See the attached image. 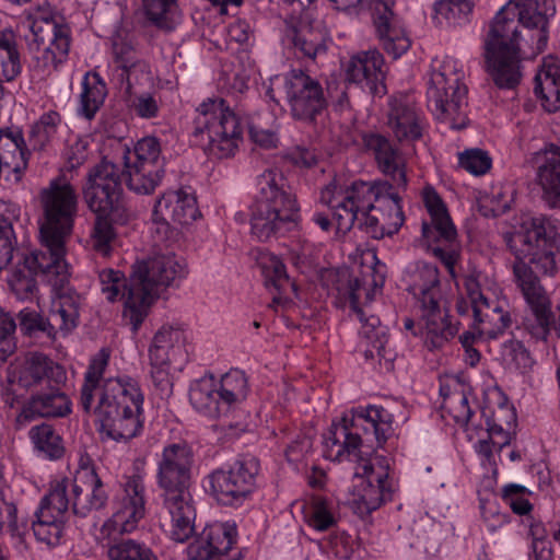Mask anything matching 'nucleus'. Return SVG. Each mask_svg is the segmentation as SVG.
<instances>
[{
  "label": "nucleus",
  "mask_w": 560,
  "mask_h": 560,
  "mask_svg": "<svg viewBox=\"0 0 560 560\" xmlns=\"http://www.w3.org/2000/svg\"><path fill=\"white\" fill-rule=\"evenodd\" d=\"M71 485L72 480L67 478L52 482L48 493L42 499L37 512L48 513L65 522L70 508L72 509Z\"/></svg>",
  "instance_id": "40"
},
{
  "label": "nucleus",
  "mask_w": 560,
  "mask_h": 560,
  "mask_svg": "<svg viewBox=\"0 0 560 560\" xmlns=\"http://www.w3.org/2000/svg\"><path fill=\"white\" fill-rule=\"evenodd\" d=\"M16 324L12 315L0 307V364L15 351Z\"/></svg>",
  "instance_id": "62"
},
{
  "label": "nucleus",
  "mask_w": 560,
  "mask_h": 560,
  "mask_svg": "<svg viewBox=\"0 0 560 560\" xmlns=\"http://www.w3.org/2000/svg\"><path fill=\"white\" fill-rule=\"evenodd\" d=\"M108 361L109 354L105 349L91 359L81 387L80 404L85 412L94 409L102 439L128 442L143 430L144 397L133 377H108L104 380L98 404L93 407L95 393L98 392Z\"/></svg>",
  "instance_id": "2"
},
{
  "label": "nucleus",
  "mask_w": 560,
  "mask_h": 560,
  "mask_svg": "<svg viewBox=\"0 0 560 560\" xmlns=\"http://www.w3.org/2000/svg\"><path fill=\"white\" fill-rule=\"evenodd\" d=\"M36 521L33 522L32 528L37 540L48 545L58 544L63 533L65 522L49 515L48 513H39L36 511Z\"/></svg>",
  "instance_id": "58"
},
{
  "label": "nucleus",
  "mask_w": 560,
  "mask_h": 560,
  "mask_svg": "<svg viewBox=\"0 0 560 560\" xmlns=\"http://www.w3.org/2000/svg\"><path fill=\"white\" fill-rule=\"evenodd\" d=\"M534 92L549 113L560 108V68L549 58L535 75Z\"/></svg>",
  "instance_id": "35"
},
{
  "label": "nucleus",
  "mask_w": 560,
  "mask_h": 560,
  "mask_svg": "<svg viewBox=\"0 0 560 560\" xmlns=\"http://www.w3.org/2000/svg\"><path fill=\"white\" fill-rule=\"evenodd\" d=\"M222 396L221 404L230 412L231 408L242 402L248 393L247 378L244 372L232 370L224 374L218 384Z\"/></svg>",
  "instance_id": "50"
},
{
  "label": "nucleus",
  "mask_w": 560,
  "mask_h": 560,
  "mask_svg": "<svg viewBox=\"0 0 560 560\" xmlns=\"http://www.w3.org/2000/svg\"><path fill=\"white\" fill-rule=\"evenodd\" d=\"M121 177L119 166L105 156L89 168L81 188L88 208L96 214L92 246L103 256L109 255L116 240L113 223L125 224L131 218Z\"/></svg>",
  "instance_id": "6"
},
{
  "label": "nucleus",
  "mask_w": 560,
  "mask_h": 560,
  "mask_svg": "<svg viewBox=\"0 0 560 560\" xmlns=\"http://www.w3.org/2000/svg\"><path fill=\"white\" fill-rule=\"evenodd\" d=\"M22 70L16 38L11 30H3L0 36V81H13Z\"/></svg>",
  "instance_id": "47"
},
{
  "label": "nucleus",
  "mask_w": 560,
  "mask_h": 560,
  "mask_svg": "<svg viewBox=\"0 0 560 560\" xmlns=\"http://www.w3.org/2000/svg\"><path fill=\"white\" fill-rule=\"evenodd\" d=\"M144 485L139 477H131L125 485L112 518L104 525L119 534L131 533L145 515Z\"/></svg>",
  "instance_id": "25"
},
{
  "label": "nucleus",
  "mask_w": 560,
  "mask_h": 560,
  "mask_svg": "<svg viewBox=\"0 0 560 560\" xmlns=\"http://www.w3.org/2000/svg\"><path fill=\"white\" fill-rule=\"evenodd\" d=\"M194 137L200 138L207 154L218 159L233 156L242 141L241 118L223 98H208L197 108Z\"/></svg>",
  "instance_id": "12"
},
{
  "label": "nucleus",
  "mask_w": 560,
  "mask_h": 560,
  "mask_svg": "<svg viewBox=\"0 0 560 560\" xmlns=\"http://www.w3.org/2000/svg\"><path fill=\"white\" fill-rule=\"evenodd\" d=\"M127 102L130 109L140 118L153 119L160 114V101L148 92H130Z\"/></svg>",
  "instance_id": "61"
},
{
  "label": "nucleus",
  "mask_w": 560,
  "mask_h": 560,
  "mask_svg": "<svg viewBox=\"0 0 560 560\" xmlns=\"http://www.w3.org/2000/svg\"><path fill=\"white\" fill-rule=\"evenodd\" d=\"M26 533L27 523L19 520L14 502L5 500L0 494V534L22 541Z\"/></svg>",
  "instance_id": "55"
},
{
  "label": "nucleus",
  "mask_w": 560,
  "mask_h": 560,
  "mask_svg": "<svg viewBox=\"0 0 560 560\" xmlns=\"http://www.w3.org/2000/svg\"><path fill=\"white\" fill-rule=\"evenodd\" d=\"M362 475L365 479L362 481L358 502L360 508L364 509L366 513H371L392 499L388 474L386 468L381 465V459H376V464L365 462L362 465Z\"/></svg>",
  "instance_id": "31"
},
{
  "label": "nucleus",
  "mask_w": 560,
  "mask_h": 560,
  "mask_svg": "<svg viewBox=\"0 0 560 560\" xmlns=\"http://www.w3.org/2000/svg\"><path fill=\"white\" fill-rule=\"evenodd\" d=\"M189 400L198 412L209 418H221L229 413L221 404L222 396L213 376L196 381L190 386Z\"/></svg>",
  "instance_id": "34"
},
{
  "label": "nucleus",
  "mask_w": 560,
  "mask_h": 560,
  "mask_svg": "<svg viewBox=\"0 0 560 560\" xmlns=\"http://www.w3.org/2000/svg\"><path fill=\"white\" fill-rule=\"evenodd\" d=\"M393 415L382 406L371 405L354 409L332 423L324 435V455L331 460L359 458L360 445L382 446L393 433Z\"/></svg>",
  "instance_id": "8"
},
{
  "label": "nucleus",
  "mask_w": 560,
  "mask_h": 560,
  "mask_svg": "<svg viewBox=\"0 0 560 560\" xmlns=\"http://www.w3.org/2000/svg\"><path fill=\"white\" fill-rule=\"evenodd\" d=\"M423 199L430 214V222L422 223L424 244L441 260L451 277L455 278V265L459 257L456 228L446 206L434 189H424Z\"/></svg>",
  "instance_id": "14"
},
{
  "label": "nucleus",
  "mask_w": 560,
  "mask_h": 560,
  "mask_svg": "<svg viewBox=\"0 0 560 560\" xmlns=\"http://www.w3.org/2000/svg\"><path fill=\"white\" fill-rule=\"evenodd\" d=\"M528 534L532 537V550L536 560H550L552 550L547 539L548 530L542 522L528 517Z\"/></svg>",
  "instance_id": "60"
},
{
  "label": "nucleus",
  "mask_w": 560,
  "mask_h": 560,
  "mask_svg": "<svg viewBox=\"0 0 560 560\" xmlns=\"http://www.w3.org/2000/svg\"><path fill=\"white\" fill-rule=\"evenodd\" d=\"M486 436L490 447L499 452L511 443L516 425V413L512 406L499 405L491 416H486Z\"/></svg>",
  "instance_id": "36"
},
{
  "label": "nucleus",
  "mask_w": 560,
  "mask_h": 560,
  "mask_svg": "<svg viewBox=\"0 0 560 560\" xmlns=\"http://www.w3.org/2000/svg\"><path fill=\"white\" fill-rule=\"evenodd\" d=\"M117 151L124 165L121 173L127 187L138 195L152 194L161 184L164 168L131 164V155H128L129 148L125 144H119Z\"/></svg>",
  "instance_id": "32"
},
{
  "label": "nucleus",
  "mask_w": 560,
  "mask_h": 560,
  "mask_svg": "<svg viewBox=\"0 0 560 560\" xmlns=\"http://www.w3.org/2000/svg\"><path fill=\"white\" fill-rule=\"evenodd\" d=\"M553 232L549 220L534 217L524 224V231L509 240V247L515 255L513 273L530 315L523 320L524 329L536 340H547L551 327L558 324L551 312V302L540 284L535 270L552 276L557 270Z\"/></svg>",
  "instance_id": "1"
},
{
  "label": "nucleus",
  "mask_w": 560,
  "mask_h": 560,
  "mask_svg": "<svg viewBox=\"0 0 560 560\" xmlns=\"http://www.w3.org/2000/svg\"><path fill=\"white\" fill-rule=\"evenodd\" d=\"M283 89L294 120L313 124L327 107L320 82L302 69H292L284 75Z\"/></svg>",
  "instance_id": "17"
},
{
  "label": "nucleus",
  "mask_w": 560,
  "mask_h": 560,
  "mask_svg": "<svg viewBox=\"0 0 560 560\" xmlns=\"http://www.w3.org/2000/svg\"><path fill=\"white\" fill-rule=\"evenodd\" d=\"M463 74L452 60H445L431 73L427 91L428 107L442 121L453 128L466 125L467 88L462 83Z\"/></svg>",
  "instance_id": "13"
},
{
  "label": "nucleus",
  "mask_w": 560,
  "mask_h": 560,
  "mask_svg": "<svg viewBox=\"0 0 560 560\" xmlns=\"http://www.w3.org/2000/svg\"><path fill=\"white\" fill-rule=\"evenodd\" d=\"M192 463L190 446L173 443L164 447L158 464L161 526L176 542H185L195 532L196 508L190 493Z\"/></svg>",
  "instance_id": "5"
},
{
  "label": "nucleus",
  "mask_w": 560,
  "mask_h": 560,
  "mask_svg": "<svg viewBox=\"0 0 560 560\" xmlns=\"http://www.w3.org/2000/svg\"><path fill=\"white\" fill-rule=\"evenodd\" d=\"M186 265L173 253L156 254L132 267L128 296L124 303V319L138 331L161 287H168L186 276Z\"/></svg>",
  "instance_id": "9"
},
{
  "label": "nucleus",
  "mask_w": 560,
  "mask_h": 560,
  "mask_svg": "<svg viewBox=\"0 0 560 560\" xmlns=\"http://www.w3.org/2000/svg\"><path fill=\"white\" fill-rule=\"evenodd\" d=\"M332 509V502L328 499L320 495L313 497L305 511V518L308 525L319 532L334 527L337 520Z\"/></svg>",
  "instance_id": "53"
},
{
  "label": "nucleus",
  "mask_w": 560,
  "mask_h": 560,
  "mask_svg": "<svg viewBox=\"0 0 560 560\" xmlns=\"http://www.w3.org/2000/svg\"><path fill=\"white\" fill-rule=\"evenodd\" d=\"M258 266L264 277V283L268 289L273 288L281 293L285 291L288 287H293L288 277L285 266L276 255H261L258 260Z\"/></svg>",
  "instance_id": "51"
},
{
  "label": "nucleus",
  "mask_w": 560,
  "mask_h": 560,
  "mask_svg": "<svg viewBox=\"0 0 560 560\" xmlns=\"http://www.w3.org/2000/svg\"><path fill=\"white\" fill-rule=\"evenodd\" d=\"M538 182L544 198L551 208L560 206V148L550 144L545 152V162L538 167Z\"/></svg>",
  "instance_id": "37"
},
{
  "label": "nucleus",
  "mask_w": 560,
  "mask_h": 560,
  "mask_svg": "<svg viewBox=\"0 0 560 560\" xmlns=\"http://www.w3.org/2000/svg\"><path fill=\"white\" fill-rule=\"evenodd\" d=\"M28 50L37 67L50 72L65 62L70 50V28L54 20L40 19L32 24Z\"/></svg>",
  "instance_id": "18"
},
{
  "label": "nucleus",
  "mask_w": 560,
  "mask_h": 560,
  "mask_svg": "<svg viewBox=\"0 0 560 560\" xmlns=\"http://www.w3.org/2000/svg\"><path fill=\"white\" fill-rule=\"evenodd\" d=\"M31 258L22 257L19 259L14 269L8 278V284L14 295L22 301L33 300L37 294V284L34 278L35 270L39 271L45 278L44 272L34 261V255Z\"/></svg>",
  "instance_id": "38"
},
{
  "label": "nucleus",
  "mask_w": 560,
  "mask_h": 560,
  "mask_svg": "<svg viewBox=\"0 0 560 560\" xmlns=\"http://www.w3.org/2000/svg\"><path fill=\"white\" fill-rule=\"evenodd\" d=\"M338 10L348 11L364 4L370 12L374 34L382 49L393 59L411 45L402 20L394 11L396 0H329Z\"/></svg>",
  "instance_id": "15"
},
{
  "label": "nucleus",
  "mask_w": 560,
  "mask_h": 560,
  "mask_svg": "<svg viewBox=\"0 0 560 560\" xmlns=\"http://www.w3.org/2000/svg\"><path fill=\"white\" fill-rule=\"evenodd\" d=\"M387 127L397 142L409 143L422 137L424 125L411 101L400 95L392 97L388 102Z\"/></svg>",
  "instance_id": "28"
},
{
  "label": "nucleus",
  "mask_w": 560,
  "mask_h": 560,
  "mask_svg": "<svg viewBox=\"0 0 560 560\" xmlns=\"http://www.w3.org/2000/svg\"><path fill=\"white\" fill-rule=\"evenodd\" d=\"M106 553L109 560H159L149 547L132 539L109 545Z\"/></svg>",
  "instance_id": "56"
},
{
  "label": "nucleus",
  "mask_w": 560,
  "mask_h": 560,
  "mask_svg": "<svg viewBox=\"0 0 560 560\" xmlns=\"http://www.w3.org/2000/svg\"><path fill=\"white\" fill-rule=\"evenodd\" d=\"M34 447L49 459H59L65 453V446L61 436L56 432L52 425L42 423L31 428L28 432Z\"/></svg>",
  "instance_id": "49"
},
{
  "label": "nucleus",
  "mask_w": 560,
  "mask_h": 560,
  "mask_svg": "<svg viewBox=\"0 0 560 560\" xmlns=\"http://www.w3.org/2000/svg\"><path fill=\"white\" fill-rule=\"evenodd\" d=\"M98 280L101 291L109 302L116 301L119 295L127 300L130 280L127 281L121 271L112 268L102 269L98 272Z\"/></svg>",
  "instance_id": "59"
},
{
  "label": "nucleus",
  "mask_w": 560,
  "mask_h": 560,
  "mask_svg": "<svg viewBox=\"0 0 560 560\" xmlns=\"http://www.w3.org/2000/svg\"><path fill=\"white\" fill-rule=\"evenodd\" d=\"M121 80L127 81V93L132 92L135 84L148 85L153 81V75L149 63L142 59L136 60L121 69Z\"/></svg>",
  "instance_id": "63"
},
{
  "label": "nucleus",
  "mask_w": 560,
  "mask_h": 560,
  "mask_svg": "<svg viewBox=\"0 0 560 560\" xmlns=\"http://www.w3.org/2000/svg\"><path fill=\"white\" fill-rule=\"evenodd\" d=\"M250 140L264 149L276 148L279 141L276 118L265 112L250 115L247 118Z\"/></svg>",
  "instance_id": "46"
},
{
  "label": "nucleus",
  "mask_w": 560,
  "mask_h": 560,
  "mask_svg": "<svg viewBox=\"0 0 560 560\" xmlns=\"http://www.w3.org/2000/svg\"><path fill=\"white\" fill-rule=\"evenodd\" d=\"M385 179L375 180L373 183L354 182L341 195L343 200L349 202L348 206L352 207L360 217L364 220L368 212L373 209L376 203V195L378 189L384 184Z\"/></svg>",
  "instance_id": "43"
},
{
  "label": "nucleus",
  "mask_w": 560,
  "mask_h": 560,
  "mask_svg": "<svg viewBox=\"0 0 560 560\" xmlns=\"http://www.w3.org/2000/svg\"><path fill=\"white\" fill-rule=\"evenodd\" d=\"M508 2L494 16L485 40L486 70L500 89L515 88L522 78L521 26L530 32V46L541 52L548 42V15L536 11L534 2Z\"/></svg>",
  "instance_id": "3"
},
{
  "label": "nucleus",
  "mask_w": 560,
  "mask_h": 560,
  "mask_svg": "<svg viewBox=\"0 0 560 560\" xmlns=\"http://www.w3.org/2000/svg\"><path fill=\"white\" fill-rule=\"evenodd\" d=\"M233 523H214L206 526L187 547L189 560H213L231 550L236 540Z\"/></svg>",
  "instance_id": "27"
},
{
  "label": "nucleus",
  "mask_w": 560,
  "mask_h": 560,
  "mask_svg": "<svg viewBox=\"0 0 560 560\" xmlns=\"http://www.w3.org/2000/svg\"><path fill=\"white\" fill-rule=\"evenodd\" d=\"M59 385L50 384V386L32 395L23 406L18 420L22 422L31 421L37 417L61 418L68 416L71 412V401Z\"/></svg>",
  "instance_id": "29"
},
{
  "label": "nucleus",
  "mask_w": 560,
  "mask_h": 560,
  "mask_svg": "<svg viewBox=\"0 0 560 560\" xmlns=\"http://www.w3.org/2000/svg\"><path fill=\"white\" fill-rule=\"evenodd\" d=\"M72 512L85 516L106 506L108 493L93 466L81 464L71 485Z\"/></svg>",
  "instance_id": "24"
},
{
  "label": "nucleus",
  "mask_w": 560,
  "mask_h": 560,
  "mask_svg": "<svg viewBox=\"0 0 560 560\" xmlns=\"http://www.w3.org/2000/svg\"><path fill=\"white\" fill-rule=\"evenodd\" d=\"M299 221L300 207L284 175L276 168L259 174L250 214L252 234L267 242L293 231Z\"/></svg>",
  "instance_id": "7"
},
{
  "label": "nucleus",
  "mask_w": 560,
  "mask_h": 560,
  "mask_svg": "<svg viewBox=\"0 0 560 560\" xmlns=\"http://www.w3.org/2000/svg\"><path fill=\"white\" fill-rule=\"evenodd\" d=\"M474 3L470 0H439L433 7L438 25L462 26L469 22Z\"/></svg>",
  "instance_id": "42"
},
{
  "label": "nucleus",
  "mask_w": 560,
  "mask_h": 560,
  "mask_svg": "<svg viewBox=\"0 0 560 560\" xmlns=\"http://www.w3.org/2000/svg\"><path fill=\"white\" fill-rule=\"evenodd\" d=\"M45 275V280L52 287L55 291V298L51 301L48 310V316L55 327V330L59 338L68 337L80 323V307L82 300L80 294L75 291L66 288L69 279V269L67 268V278L62 284L55 283L57 277L55 273H47L42 270Z\"/></svg>",
  "instance_id": "22"
},
{
  "label": "nucleus",
  "mask_w": 560,
  "mask_h": 560,
  "mask_svg": "<svg viewBox=\"0 0 560 560\" xmlns=\"http://www.w3.org/2000/svg\"><path fill=\"white\" fill-rule=\"evenodd\" d=\"M288 38L299 58L314 60L317 56L325 54L327 50L324 34L305 24L290 30Z\"/></svg>",
  "instance_id": "39"
},
{
  "label": "nucleus",
  "mask_w": 560,
  "mask_h": 560,
  "mask_svg": "<svg viewBox=\"0 0 560 560\" xmlns=\"http://www.w3.org/2000/svg\"><path fill=\"white\" fill-rule=\"evenodd\" d=\"M145 16L159 30L171 32L180 22L176 0H142Z\"/></svg>",
  "instance_id": "44"
},
{
  "label": "nucleus",
  "mask_w": 560,
  "mask_h": 560,
  "mask_svg": "<svg viewBox=\"0 0 560 560\" xmlns=\"http://www.w3.org/2000/svg\"><path fill=\"white\" fill-rule=\"evenodd\" d=\"M187 336L178 327L162 326L153 336L150 348V364H172L187 361Z\"/></svg>",
  "instance_id": "30"
},
{
  "label": "nucleus",
  "mask_w": 560,
  "mask_h": 560,
  "mask_svg": "<svg viewBox=\"0 0 560 560\" xmlns=\"http://www.w3.org/2000/svg\"><path fill=\"white\" fill-rule=\"evenodd\" d=\"M482 275L472 269L463 277L465 296L456 302V310L459 315H468L472 312V330L465 331L459 337L464 349L472 347L475 341L481 337L497 338L512 324L509 312L503 310L500 301L493 298L488 289L481 287Z\"/></svg>",
  "instance_id": "10"
},
{
  "label": "nucleus",
  "mask_w": 560,
  "mask_h": 560,
  "mask_svg": "<svg viewBox=\"0 0 560 560\" xmlns=\"http://www.w3.org/2000/svg\"><path fill=\"white\" fill-rule=\"evenodd\" d=\"M66 380V372L61 365L54 362L46 354L35 352L25 358L24 362L10 372L9 381L18 383L23 388L40 387L44 389L50 384H61Z\"/></svg>",
  "instance_id": "23"
},
{
  "label": "nucleus",
  "mask_w": 560,
  "mask_h": 560,
  "mask_svg": "<svg viewBox=\"0 0 560 560\" xmlns=\"http://www.w3.org/2000/svg\"><path fill=\"white\" fill-rule=\"evenodd\" d=\"M107 89L98 74L84 75L80 94L79 114L91 120L103 105Z\"/></svg>",
  "instance_id": "45"
},
{
  "label": "nucleus",
  "mask_w": 560,
  "mask_h": 560,
  "mask_svg": "<svg viewBox=\"0 0 560 560\" xmlns=\"http://www.w3.org/2000/svg\"><path fill=\"white\" fill-rule=\"evenodd\" d=\"M259 462L254 456H242L228 469L209 475L212 495L224 505L241 504L255 489Z\"/></svg>",
  "instance_id": "16"
},
{
  "label": "nucleus",
  "mask_w": 560,
  "mask_h": 560,
  "mask_svg": "<svg viewBox=\"0 0 560 560\" xmlns=\"http://www.w3.org/2000/svg\"><path fill=\"white\" fill-rule=\"evenodd\" d=\"M459 165L472 175H483L491 167V158L480 149H470L459 153Z\"/></svg>",
  "instance_id": "64"
},
{
  "label": "nucleus",
  "mask_w": 560,
  "mask_h": 560,
  "mask_svg": "<svg viewBox=\"0 0 560 560\" xmlns=\"http://www.w3.org/2000/svg\"><path fill=\"white\" fill-rule=\"evenodd\" d=\"M158 215L165 214L174 223L189 224L199 215L196 198L183 189L163 194L154 203Z\"/></svg>",
  "instance_id": "33"
},
{
  "label": "nucleus",
  "mask_w": 560,
  "mask_h": 560,
  "mask_svg": "<svg viewBox=\"0 0 560 560\" xmlns=\"http://www.w3.org/2000/svg\"><path fill=\"white\" fill-rule=\"evenodd\" d=\"M18 318L24 335L37 338L44 337L50 342L59 339L48 314L38 313L26 307L19 312Z\"/></svg>",
  "instance_id": "48"
},
{
  "label": "nucleus",
  "mask_w": 560,
  "mask_h": 560,
  "mask_svg": "<svg viewBox=\"0 0 560 560\" xmlns=\"http://www.w3.org/2000/svg\"><path fill=\"white\" fill-rule=\"evenodd\" d=\"M408 291L421 311V320L427 329V340L433 347H443L458 332V325L448 322L442 305L440 273L436 266L419 261L408 272Z\"/></svg>",
  "instance_id": "11"
},
{
  "label": "nucleus",
  "mask_w": 560,
  "mask_h": 560,
  "mask_svg": "<svg viewBox=\"0 0 560 560\" xmlns=\"http://www.w3.org/2000/svg\"><path fill=\"white\" fill-rule=\"evenodd\" d=\"M37 201L40 249L33 259L45 272L55 273V283L62 284L67 278L66 242L78 215V194L66 176L59 175L39 189Z\"/></svg>",
  "instance_id": "4"
},
{
  "label": "nucleus",
  "mask_w": 560,
  "mask_h": 560,
  "mask_svg": "<svg viewBox=\"0 0 560 560\" xmlns=\"http://www.w3.org/2000/svg\"><path fill=\"white\" fill-rule=\"evenodd\" d=\"M384 58L376 50H368L353 56L346 70L347 80L359 85L371 95L382 96L386 93Z\"/></svg>",
  "instance_id": "26"
},
{
  "label": "nucleus",
  "mask_w": 560,
  "mask_h": 560,
  "mask_svg": "<svg viewBox=\"0 0 560 560\" xmlns=\"http://www.w3.org/2000/svg\"><path fill=\"white\" fill-rule=\"evenodd\" d=\"M360 287L361 283L358 278L348 276L345 278L343 283L337 288L338 296L349 302L351 310L359 316L362 323L361 335L366 341L365 358H378L380 362L384 360L386 368L389 369L395 354L387 348V327L383 326L380 318L374 315L364 317V313L359 306L360 296L358 291Z\"/></svg>",
  "instance_id": "19"
},
{
  "label": "nucleus",
  "mask_w": 560,
  "mask_h": 560,
  "mask_svg": "<svg viewBox=\"0 0 560 560\" xmlns=\"http://www.w3.org/2000/svg\"><path fill=\"white\" fill-rule=\"evenodd\" d=\"M128 155H131V164L163 167L161 158V143L155 137H144L140 139L133 150L129 149Z\"/></svg>",
  "instance_id": "57"
},
{
  "label": "nucleus",
  "mask_w": 560,
  "mask_h": 560,
  "mask_svg": "<svg viewBox=\"0 0 560 560\" xmlns=\"http://www.w3.org/2000/svg\"><path fill=\"white\" fill-rule=\"evenodd\" d=\"M61 125V116L54 110L45 113L32 126L28 137L30 145L34 150L45 149L57 136Z\"/></svg>",
  "instance_id": "52"
},
{
  "label": "nucleus",
  "mask_w": 560,
  "mask_h": 560,
  "mask_svg": "<svg viewBox=\"0 0 560 560\" xmlns=\"http://www.w3.org/2000/svg\"><path fill=\"white\" fill-rule=\"evenodd\" d=\"M320 200L331 208L339 231H349L355 221L363 224L362 217L352 207L348 206L349 202L343 200L341 191H337L335 184L326 186L322 191Z\"/></svg>",
  "instance_id": "41"
},
{
  "label": "nucleus",
  "mask_w": 560,
  "mask_h": 560,
  "mask_svg": "<svg viewBox=\"0 0 560 560\" xmlns=\"http://www.w3.org/2000/svg\"><path fill=\"white\" fill-rule=\"evenodd\" d=\"M380 187L376 203L363 220L366 233L375 240L393 236L405 221L399 197L401 190H397L388 180H384Z\"/></svg>",
  "instance_id": "21"
},
{
  "label": "nucleus",
  "mask_w": 560,
  "mask_h": 560,
  "mask_svg": "<svg viewBox=\"0 0 560 560\" xmlns=\"http://www.w3.org/2000/svg\"><path fill=\"white\" fill-rule=\"evenodd\" d=\"M362 144L365 151L373 158L376 168L388 177L390 185L397 190H406L408 187L407 159L399 145L380 132H365L362 135Z\"/></svg>",
  "instance_id": "20"
},
{
  "label": "nucleus",
  "mask_w": 560,
  "mask_h": 560,
  "mask_svg": "<svg viewBox=\"0 0 560 560\" xmlns=\"http://www.w3.org/2000/svg\"><path fill=\"white\" fill-rule=\"evenodd\" d=\"M500 355L509 369H514L521 373L528 372L535 363L529 350L522 341L514 338L501 345Z\"/></svg>",
  "instance_id": "54"
}]
</instances>
